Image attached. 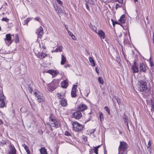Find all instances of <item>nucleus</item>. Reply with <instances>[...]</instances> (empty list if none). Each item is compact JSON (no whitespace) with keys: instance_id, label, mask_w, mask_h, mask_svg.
<instances>
[{"instance_id":"64","label":"nucleus","mask_w":154,"mask_h":154,"mask_svg":"<svg viewBox=\"0 0 154 154\" xmlns=\"http://www.w3.org/2000/svg\"><path fill=\"white\" fill-rule=\"evenodd\" d=\"M65 28L68 31V27L67 26V25H65Z\"/></svg>"},{"instance_id":"56","label":"nucleus","mask_w":154,"mask_h":154,"mask_svg":"<svg viewBox=\"0 0 154 154\" xmlns=\"http://www.w3.org/2000/svg\"><path fill=\"white\" fill-rule=\"evenodd\" d=\"M120 60V59L119 57H117L116 58V60L117 62H119V61Z\"/></svg>"},{"instance_id":"7","label":"nucleus","mask_w":154,"mask_h":154,"mask_svg":"<svg viewBox=\"0 0 154 154\" xmlns=\"http://www.w3.org/2000/svg\"><path fill=\"white\" fill-rule=\"evenodd\" d=\"M34 94L37 98V100L38 102H41L44 100V98L42 94L41 93L39 92L38 93L35 92L34 93Z\"/></svg>"},{"instance_id":"48","label":"nucleus","mask_w":154,"mask_h":154,"mask_svg":"<svg viewBox=\"0 0 154 154\" xmlns=\"http://www.w3.org/2000/svg\"><path fill=\"white\" fill-rule=\"evenodd\" d=\"M68 34H69V35L71 37L72 35H73V34L72 33L70 32V31L69 30H68Z\"/></svg>"},{"instance_id":"29","label":"nucleus","mask_w":154,"mask_h":154,"mask_svg":"<svg viewBox=\"0 0 154 154\" xmlns=\"http://www.w3.org/2000/svg\"><path fill=\"white\" fill-rule=\"evenodd\" d=\"M41 154H47V152L46 149L45 148H42L40 150Z\"/></svg>"},{"instance_id":"5","label":"nucleus","mask_w":154,"mask_h":154,"mask_svg":"<svg viewBox=\"0 0 154 154\" xmlns=\"http://www.w3.org/2000/svg\"><path fill=\"white\" fill-rule=\"evenodd\" d=\"M120 145L118 148V150L120 152L122 150H126L128 148V145L124 141H120Z\"/></svg>"},{"instance_id":"55","label":"nucleus","mask_w":154,"mask_h":154,"mask_svg":"<svg viewBox=\"0 0 154 154\" xmlns=\"http://www.w3.org/2000/svg\"><path fill=\"white\" fill-rule=\"evenodd\" d=\"M90 116H89V118L88 119L86 120L85 121V123H86L87 122L89 121L90 120Z\"/></svg>"},{"instance_id":"46","label":"nucleus","mask_w":154,"mask_h":154,"mask_svg":"<svg viewBox=\"0 0 154 154\" xmlns=\"http://www.w3.org/2000/svg\"><path fill=\"white\" fill-rule=\"evenodd\" d=\"M34 19L35 20L38 21L39 22H40V20H41L40 18L38 17H37L35 18H34Z\"/></svg>"},{"instance_id":"43","label":"nucleus","mask_w":154,"mask_h":154,"mask_svg":"<svg viewBox=\"0 0 154 154\" xmlns=\"http://www.w3.org/2000/svg\"><path fill=\"white\" fill-rule=\"evenodd\" d=\"M41 46H42V48L43 49H45L46 48V47L44 45H43L42 43V44H39V46L40 48L41 47Z\"/></svg>"},{"instance_id":"63","label":"nucleus","mask_w":154,"mask_h":154,"mask_svg":"<svg viewBox=\"0 0 154 154\" xmlns=\"http://www.w3.org/2000/svg\"><path fill=\"white\" fill-rule=\"evenodd\" d=\"M49 125H50V128L51 129V130L52 131L53 129L52 128V127H53V126H51V125L50 124Z\"/></svg>"},{"instance_id":"33","label":"nucleus","mask_w":154,"mask_h":154,"mask_svg":"<svg viewBox=\"0 0 154 154\" xmlns=\"http://www.w3.org/2000/svg\"><path fill=\"white\" fill-rule=\"evenodd\" d=\"M54 6L55 9L56 11H60V7L59 6H58L57 5L56 6L54 5Z\"/></svg>"},{"instance_id":"32","label":"nucleus","mask_w":154,"mask_h":154,"mask_svg":"<svg viewBox=\"0 0 154 154\" xmlns=\"http://www.w3.org/2000/svg\"><path fill=\"white\" fill-rule=\"evenodd\" d=\"M115 98L117 102L118 103V104L119 105L121 104V102L120 101V99L118 97H115Z\"/></svg>"},{"instance_id":"20","label":"nucleus","mask_w":154,"mask_h":154,"mask_svg":"<svg viewBox=\"0 0 154 154\" xmlns=\"http://www.w3.org/2000/svg\"><path fill=\"white\" fill-rule=\"evenodd\" d=\"M47 56V54L43 52L39 53L38 54V57L41 59H43Z\"/></svg>"},{"instance_id":"18","label":"nucleus","mask_w":154,"mask_h":154,"mask_svg":"<svg viewBox=\"0 0 154 154\" xmlns=\"http://www.w3.org/2000/svg\"><path fill=\"white\" fill-rule=\"evenodd\" d=\"M47 72L53 76H55L57 75L58 73V72L57 71H54L53 70H49Z\"/></svg>"},{"instance_id":"24","label":"nucleus","mask_w":154,"mask_h":154,"mask_svg":"<svg viewBox=\"0 0 154 154\" xmlns=\"http://www.w3.org/2000/svg\"><path fill=\"white\" fill-rule=\"evenodd\" d=\"M66 61V57L63 55H61V65L64 64Z\"/></svg>"},{"instance_id":"35","label":"nucleus","mask_w":154,"mask_h":154,"mask_svg":"<svg viewBox=\"0 0 154 154\" xmlns=\"http://www.w3.org/2000/svg\"><path fill=\"white\" fill-rule=\"evenodd\" d=\"M30 20L31 18H28L24 21V23L25 24H27L28 23L29 21H30Z\"/></svg>"},{"instance_id":"34","label":"nucleus","mask_w":154,"mask_h":154,"mask_svg":"<svg viewBox=\"0 0 154 154\" xmlns=\"http://www.w3.org/2000/svg\"><path fill=\"white\" fill-rule=\"evenodd\" d=\"M28 89L29 92L30 93H32V89L30 84L29 85Z\"/></svg>"},{"instance_id":"1","label":"nucleus","mask_w":154,"mask_h":154,"mask_svg":"<svg viewBox=\"0 0 154 154\" xmlns=\"http://www.w3.org/2000/svg\"><path fill=\"white\" fill-rule=\"evenodd\" d=\"M138 88L139 91L144 92L146 93H149L150 90L148 88L145 81L140 80L139 81Z\"/></svg>"},{"instance_id":"37","label":"nucleus","mask_w":154,"mask_h":154,"mask_svg":"<svg viewBox=\"0 0 154 154\" xmlns=\"http://www.w3.org/2000/svg\"><path fill=\"white\" fill-rule=\"evenodd\" d=\"M91 28L93 29L94 31L96 33H97V28L94 26H91Z\"/></svg>"},{"instance_id":"13","label":"nucleus","mask_w":154,"mask_h":154,"mask_svg":"<svg viewBox=\"0 0 154 154\" xmlns=\"http://www.w3.org/2000/svg\"><path fill=\"white\" fill-rule=\"evenodd\" d=\"M77 87L76 85H74L72 88L71 95L72 97H75L77 95L76 89Z\"/></svg>"},{"instance_id":"30","label":"nucleus","mask_w":154,"mask_h":154,"mask_svg":"<svg viewBox=\"0 0 154 154\" xmlns=\"http://www.w3.org/2000/svg\"><path fill=\"white\" fill-rule=\"evenodd\" d=\"M5 106V103L3 100L0 99V107H3Z\"/></svg>"},{"instance_id":"19","label":"nucleus","mask_w":154,"mask_h":154,"mask_svg":"<svg viewBox=\"0 0 154 154\" xmlns=\"http://www.w3.org/2000/svg\"><path fill=\"white\" fill-rule=\"evenodd\" d=\"M65 93H58L57 96L58 99L60 100H62L64 98Z\"/></svg>"},{"instance_id":"44","label":"nucleus","mask_w":154,"mask_h":154,"mask_svg":"<svg viewBox=\"0 0 154 154\" xmlns=\"http://www.w3.org/2000/svg\"><path fill=\"white\" fill-rule=\"evenodd\" d=\"M94 152L96 154H98V149H97H97L95 148L94 147Z\"/></svg>"},{"instance_id":"6","label":"nucleus","mask_w":154,"mask_h":154,"mask_svg":"<svg viewBox=\"0 0 154 154\" xmlns=\"http://www.w3.org/2000/svg\"><path fill=\"white\" fill-rule=\"evenodd\" d=\"M73 118H74L76 119H79L82 117V114L80 111L78 110L75 112H74L72 115Z\"/></svg>"},{"instance_id":"23","label":"nucleus","mask_w":154,"mask_h":154,"mask_svg":"<svg viewBox=\"0 0 154 154\" xmlns=\"http://www.w3.org/2000/svg\"><path fill=\"white\" fill-rule=\"evenodd\" d=\"M119 20L122 23H124L125 21V15L124 14L122 15L120 17V18L119 19Z\"/></svg>"},{"instance_id":"12","label":"nucleus","mask_w":154,"mask_h":154,"mask_svg":"<svg viewBox=\"0 0 154 154\" xmlns=\"http://www.w3.org/2000/svg\"><path fill=\"white\" fill-rule=\"evenodd\" d=\"M36 33L37 35H39V37H41L43 33V30L42 27L40 26L37 29Z\"/></svg>"},{"instance_id":"58","label":"nucleus","mask_w":154,"mask_h":154,"mask_svg":"<svg viewBox=\"0 0 154 154\" xmlns=\"http://www.w3.org/2000/svg\"><path fill=\"white\" fill-rule=\"evenodd\" d=\"M119 2L120 3H123V0H118Z\"/></svg>"},{"instance_id":"61","label":"nucleus","mask_w":154,"mask_h":154,"mask_svg":"<svg viewBox=\"0 0 154 154\" xmlns=\"http://www.w3.org/2000/svg\"><path fill=\"white\" fill-rule=\"evenodd\" d=\"M151 110L152 111H154V106H153V105L152 106Z\"/></svg>"},{"instance_id":"16","label":"nucleus","mask_w":154,"mask_h":154,"mask_svg":"<svg viewBox=\"0 0 154 154\" xmlns=\"http://www.w3.org/2000/svg\"><path fill=\"white\" fill-rule=\"evenodd\" d=\"M61 87L63 88H66L68 86L67 81L66 80H64L61 83Z\"/></svg>"},{"instance_id":"50","label":"nucleus","mask_w":154,"mask_h":154,"mask_svg":"<svg viewBox=\"0 0 154 154\" xmlns=\"http://www.w3.org/2000/svg\"><path fill=\"white\" fill-rule=\"evenodd\" d=\"M23 146L24 147L25 149H27V148H29V147L28 146H27L25 144H24L23 145Z\"/></svg>"},{"instance_id":"39","label":"nucleus","mask_w":154,"mask_h":154,"mask_svg":"<svg viewBox=\"0 0 154 154\" xmlns=\"http://www.w3.org/2000/svg\"><path fill=\"white\" fill-rule=\"evenodd\" d=\"M5 97L3 94H0V99L4 100Z\"/></svg>"},{"instance_id":"59","label":"nucleus","mask_w":154,"mask_h":154,"mask_svg":"<svg viewBox=\"0 0 154 154\" xmlns=\"http://www.w3.org/2000/svg\"><path fill=\"white\" fill-rule=\"evenodd\" d=\"M27 149H25L26 151V152H29L30 150L29 149V148H27Z\"/></svg>"},{"instance_id":"25","label":"nucleus","mask_w":154,"mask_h":154,"mask_svg":"<svg viewBox=\"0 0 154 154\" xmlns=\"http://www.w3.org/2000/svg\"><path fill=\"white\" fill-rule=\"evenodd\" d=\"M123 120L125 123H126V125L128 124V117L125 115V114L123 116Z\"/></svg>"},{"instance_id":"62","label":"nucleus","mask_w":154,"mask_h":154,"mask_svg":"<svg viewBox=\"0 0 154 154\" xmlns=\"http://www.w3.org/2000/svg\"><path fill=\"white\" fill-rule=\"evenodd\" d=\"M100 145H99L96 147H94V148H96V149L97 148V149H98V148H99L100 147Z\"/></svg>"},{"instance_id":"52","label":"nucleus","mask_w":154,"mask_h":154,"mask_svg":"<svg viewBox=\"0 0 154 154\" xmlns=\"http://www.w3.org/2000/svg\"><path fill=\"white\" fill-rule=\"evenodd\" d=\"M71 37L72 38V39H73L74 40H75L76 39V38L75 36L74 35H72V36H71Z\"/></svg>"},{"instance_id":"27","label":"nucleus","mask_w":154,"mask_h":154,"mask_svg":"<svg viewBox=\"0 0 154 154\" xmlns=\"http://www.w3.org/2000/svg\"><path fill=\"white\" fill-rule=\"evenodd\" d=\"M99 118L101 122H102L104 120V118L103 114L102 112H99Z\"/></svg>"},{"instance_id":"21","label":"nucleus","mask_w":154,"mask_h":154,"mask_svg":"<svg viewBox=\"0 0 154 154\" xmlns=\"http://www.w3.org/2000/svg\"><path fill=\"white\" fill-rule=\"evenodd\" d=\"M14 37V40L15 42L17 43L19 42V38L18 35L17 34H13L12 35Z\"/></svg>"},{"instance_id":"28","label":"nucleus","mask_w":154,"mask_h":154,"mask_svg":"<svg viewBox=\"0 0 154 154\" xmlns=\"http://www.w3.org/2000/svg\"><path fill=\"white\" fill-rule=\"evenodd\" d=\"M7 140L4 139L1 140L0 142V146H3L6 143Z\"/></svg>"},{"instance_id":"26","label":"nucleus","mask_w":154,"mask_h":154,"mask_svg":"<svg viewBox=\"0 0 154 154\" xmlns=\"http://www.w3.org/2000/svg\"><path fill=\"white\" fill-rule=\"evenodd\" d=\"M89 60L90 63H91V65L92 66H95V62L94 60L92 57H89Z\"/></svg>"},{"instance_id":"22","label":"nucleus","mask_w":154,"mask_h":154,"mask_svg":"<svg viewBox=\"0 0 154 154\" xmlns=\"http://www.w3.org/2000/svg\"><path fill=\"white\" fill-rule=\"evenodd\" d=\"M63 47L62 45H60L57 47L55 50L53 52H61L62 51Z\"/></svg>"},{"instance_id":"60","label":"nucleus","mask_w":154,"mask_h":154,"mask_svg":"<svg viewBox=\"0 0 154 154\" xmlns=\"http://www.w3.org/2000/svg\"><path fill=\"white\" fill-rule=\"evenodd\" d=\"M153 65L152 62H151V61L150 62V66L152 67L153 66Z\"/></svg>"},{"instance_id":"57","label":"nucleus","mask_w":154,"mask_h":154,"mask_svg":"<svg viewBox=\"0 0 154 154\" xmlns=\"http://www.w3.org/2000/svg\"><path fill=\"white\" fill-rule=\"evenodd\" d=\"M90 154H92L93 153V151L92 149H90L89 150Z\"/></svg>"},{"instance_id":"11","label":"nucleus","mask_w":154,"mask_h":154,"mask_svg":"<svg viewBox=\"0 0 154 154\" xmlns=\"http://www.w3.org/2000/svg\"><path fill=\"white\" fill-rule=\"evenodd\" d=\"M6 37L5 40L6 44H8L9 45L11 44L12 42L11 39V35L10 34H6Z\"/></svg>"},{"instance_id":"14","label":"nucleus","mask_w":154,"mask_h":154,"mask_svg":"<svg viewBox=\"0 0 154 154\" xmlns=\"http://www.w3.org/2000/svg\"><path fill=\"white\" fill-rule=\"evenodd\" d=\"M140 70L141 72H145L146 68L145 65L143 63H140L139 65Z\"/></svg>"},{"instance_id":"53","label":"nucleus","mask_w":154,"mask_h":154,"mask_svg":"<svg viewBox=\"0 0 154 154\" xmlns=\"http://www.w3.org/2000/svg\"><path fill=\"white\" fill-rule=\"evenodd\" d=\"M85 5H86L87 9L88 10H89V6H88V4H87V3H86Z\"/></svg>"},{"instance_id":"10","label":"nucleus","mask_w":154,"mask_h":154,"mask_svg":"<svg viewBox=\"0 0 154 154\" xmlns=\"http://www.w3.org/2000/svg\"><path fill=\"white\" fill-rule=\"evenodd\" d=\"M131 69L133 73H137L139 71L138 66L136 64V62H134L133 63L131 66Z\"/></svg>"},{"instance_id":"41","label":"nucleus","mask_w":154,"mask_h":154,"mask_svg":"<svg viewBox=\"0 0 154 154\" xmlns=\"http://www.w3.org/2000/svg\"><path fill=\"white\" fill-rule=\"evenodd\" d=\"M151 145L150 141H149L148 143V146H147V148H151Z\"/></svg>"},{"instance_id":"38","label":"nucleus","mask_w":154,"mask_h":154,"mask_svg":"<svg viewBox=\"0 0 154 154\" xmlns=\"http://www.w3.org/2000/svg\"><path fill=\"white\" fill-rule=\"evenodd\" d=\"M104 109L106 110V111L108 112V115L110 114V111L109 108L107 106L105 107Z\"/></svg>"},{"instance_id":"9","label":"nucleus","mask_w":154,"mask_h":154,"mask_svg":"<svg viewBox=\"0 0 154 154\" xmlns=\"http://www.w3.org/2000/svg\"><path fill=\"white\" fill-rule=\"evenodd\" d=\"M87 108V106L86 105L84 104L81 103L77 107V109L80 112H83Z\"/></svg>"},{"instance_id":"17","label":"nucleus","mask_w":154,"mask_h":154,"mask_svg":"<svg viewBox=\"0 0 154 154\" xmlns=\"http://www.w3.org/2000/svg\"><path fill=\"white\" fill-rule=\"evenodd\" d=\"M60 103L61 106L63 107H65L67 105V102L66 99L64 98L62 100H60Z\"/></svg>"},{"instance_id":"2","label":"nucleus","mask_w":154,"mask_h":154,"mask_svg":"<svg viewBox=\"0 0 154 154\" xmlns=\"http://www.w3.org/2000/svg\"><path fill=\"white\" fill-rule=\"evenodd\" d=\"M49 122L51 126L57 128L60 125V121L54 117H53L51 115L49 117Z\"/></svg>"},{"instance_id":"40","label":"nucleus","mask_w":154,"mask_h":154,"mask_svg":"<svg viewBox=\"0 0 154 154\" xmlns=\"http://www.w3.org/2000/svg\"><path fill=\"white\" fill-rule=\"evenodd\" d=\"M88 1L90 4L92 5H95V2L93 0H88Z\"/></svg>"},{"instance_id":"3","label":"nucleus","mask_w":154,"mask_h":154,"mask_svg":"<svg viewBox=\"0 0 154 154\" xmlns=\"http://www.w3.org/2000/svg\"><path fill=\"white\" fill-rule=\"evenodd\" d=\"M72 125L74 130L76 131H81L84 127V125H82L77 122H73Z\"/></svg>"},{"instance_id":"42","label":"nucleus","mask_w":154,"mask_h":154,"mask_svg":"<svg viewBox=\"0 0 154 154\" xmlns=\"http://www.w3.org/2000/svg\"><path fill=\"white\" fill-rule=\"evenodd\" d=\"M65 134L67 136H70L71 135L70 134L68 131H66L65 132Z\"/></svg>"},{"instance_id":"4","label":"nucleus","mask_w":154,"mask_h":154,"mask_svg":"<svg viewBox=\"0 0 154 154\" xmlns=\"http://www.w3.org/2000/svg\"><path fill=\"white\" fill-rule=\"evenodd\" d=\"M59 82L58 80H54L51 83L48 85L49 89L50 91H53L59 86Z\"/></svg>"},{"instance_id":"47","label":"nucleus","mask_w":154,"mask_h":154,"mask_svg":"<svg viewBox=\"0 0 154 154\" xmlns=\"http://www.w3.org/2000/svg\"><path fill=\"white\" fill-rule=\"evenodd\" d=\"M57 2L60 5H62L63 4V2L60 0H57Z\"/></svg>"},{"instance_id":"8","label":"nucleus","mask_w":154,"mask_h":154,"mask_svg":"<svg viewBox=\"0 0 154 154\" xmlns=\"http://www.w3.org/2000/svg\"><path fill=\"white\" fill-rule=\"evenodd\" d=\"M9 150L8 152V154H16V150L14 146L10 143L9 146Z\"/></svg>"},{"instance_id":"45","label":"nucleus","mask_w":154,"mask_h":154,"mask_svg":"<svg viewBox=\"0 0 154 154\" xmlns=\"http://www.w3.org/2000/svg\"><path fill=\"white\" fill-rule=\"evenodd\" d=\"M121 6L120 5L118 4H116L115 6V9L117 10L118 8L120 7Z\"/></svg>"},{"instance_id":"51","label":"nucleus","mask_w":154,"mask_h":154,"mask_svg":"<svg viewBox=\"0 0 154 154\" xmlns=\"http://www.w3.org/2000/svg\"><path fill=\"white\" fill-rule=\"evenodd\" d=\"M95 71L97 74H99V70L97 69V67L95 68Z\"/></svg>"},{"instance_id":"49","label":"nucleus","mask_w":154,"mask_h":154,"mask_svg":"<svg viewBox=\"0 0 154 154\" xmlns=\"http://www.w3.org/2000/svg\"><path fill=\"white\" fill-rule=\"evenodd\" d=\"M122 154H127V151L126 150H122Z\"/></svg>"},{"instance_id":"54","label":"nucleus","mask_w":154,"mask_h":154,"mask_svg":"<svg viewBox=\"0 0 154 154\" xmlns=\"http://www.w3.org/2000/svg\"><path fill=\"white\" fill-rule=\"evenodd\" d=\"M70 66L69 64H68L67 65H65V66H64V67L65 68H66L68 67H70Z\"/></svg>"},{"instance_id":"15","label":"nucleus","mask_w":154,"mask_h":154,"mask_svg":"<svg viewBox=\"0 0 154 154\" xmlns=\"http://www.w3.org/2000/svg\"><path fill=\"white\" fill-rule=\"evenodd\" d=\"M97 33L101 39L104 38L105 34L102 30H99Z\"/></svg>"},{"instance_id":"36","label":"nucleus","mask_w":154,"mask_h":154,"mask_svg":"<svg viewBox=\"0 0 154 154\" xmlns=\"http://www.w3.org/2000/svg\"><path fill=\"white\" fill-rule=\"evenodd\" d=\"M9 20V19L5 17H3L2 20V21H5L6 22H8Z\"/></svg>"},{"instance_id":"31","label":"nucleus","mask_w":154,"mask_h":154,"mask_svg":"<svg viewBox=\"0 0 154 154\" xmlns=\"http://www.w3.org/2000/svg\"><path fill=\"white\" fill-rule=\"evenodd\" d=\"M98 80L99 83L102 85L103 84L104 81L102 77H99L98 78Z\"/></svg>"}]
</instances>
